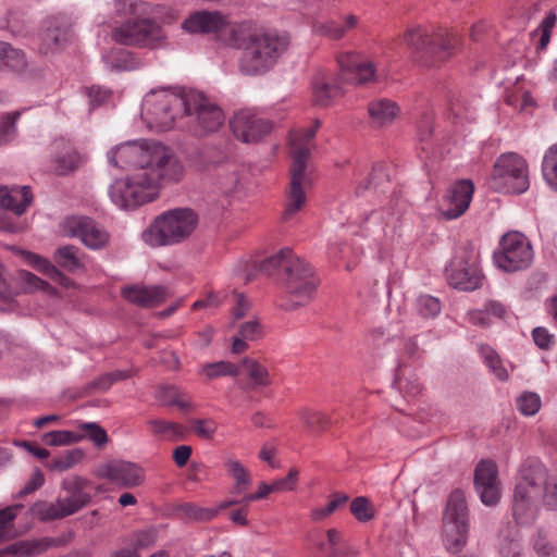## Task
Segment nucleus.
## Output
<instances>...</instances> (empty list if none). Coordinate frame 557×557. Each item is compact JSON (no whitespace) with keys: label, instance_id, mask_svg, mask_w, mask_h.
Here are the masks:
<instances>
[{"label":"nucleus","instance_id":"nucleus-15","mask_svg":"<svg viewBox=\"0 0 557 557\" xmlns=\"http://www.w3.org/2000/svg\"><path fill=\"white\" fill-rule=\"evenodd\" d=\"M182 26L190 34L228 35L230 45H238L239 27L230 24L226 16L219 11H197L189 15Z\"/></svg>","mask_w":557,"mask_h":557},{"label":"nucleus","instance_id":"nucleus-33","mask_svg":"<svg viewBox=\"0 0 557 557\" xmlns=\"http://www.w3.org/2000/svg\"><path fill=\"white\" fill-rule=\"evenodd\" d=\"M79 251V248L76 246L65 245L55 250L53 260L60 268L75 273L84 268L78 256Z\"/></svg>","mask_w":557,"mask_h":557},{"label":"nucleus","instance_id":"nucleus-27","mask_svg":"<svg viewBox=\"0 0 557 557\" xmlns=\"http://www.w3.org/2000/svg\"><path fill=\"white\" fill-rule=\"evenodd\" d=\"M512 512L518 524H531L537 515V505L530 495V490H515Z\"/></svg>","mask_w":557,"mask_h":557},{"label":"nucleus","instance_id":"nucleus-60","mask_svg":"<svg viewBox=\"0 0 557 557\" xmlns=\"http://www.w3.org/2000/svg\"><path fill=\"white\" fill-rule=\"evenodd\" d=\"M225 468L237 485L250 484L249 472L238 460H228Z\"/></svg>","mask_w":557,"mask_h":557},{"label":"nucleus","instance_id":"nucleus-5","mask_svg":"<svg viewBox=\"0 0 557 557\" xmlns=\"http://www.w3.org/2000/svg\"><path fill=\"white\" fill-rule=\"evenodd\" d=\"M187 90L159 89L148 92L141 103V117L149 128L165 132L178 116H184Z\"/></svg>","mask_w":557,"mask_h":557},{"label":"nucleus","instance_id":"nucleus-8","mask_svg":"<svg viewBox=\"0 0 557 557\" xmlns=\"http://www.w3.org/2000/svg\"><path fill=\"white\" fill-rule=\"evenodd\" d=\"M185 101L184 116L188 117V126L196 136H207L223 126L222 109L203 92L189 89L185 92Z\"/></svg>","mask_w":557,"mask_h":557},{"label":"nucleus","instance_id":"nucleus-7","mask_svg":"<svg viewBox=\"0 0 557 557\" xmlns=\"http://www.w3.org/2000/svg\"><path fill=\"white\" fill-rule=\"evenodd\" d=\"M442 541L451 554L460 553L468 543L470 531L469 508L462 490H453L442 517Z\"/></svg>","mask_w":557,"mask_h":557},{"label":"nucleus","instance_id":"nucleus-11","mask_svg":"<svg viewBox=\"0 0 557 557\" xmlns=\"http://www.w3.org/2000/svg\"><path fill=\"white\" fill-rule=\"evenodd\" d=\"M447 281L454 288L472 292L482 285L479 253L470 243L463 245L446 267Z\"/></svg>","mask_w":557,"mask_h":557},{"label":"nucleus","instance_id":"nucleus-55","mask_svg":"<svg viewBox=\"0 0 557 557\" xmlns=\"http://www.w3.org/2000/svg\"><path fill=\"white\" fill-rule=\"evenodd\" d=\"M203 372L209 379H215L222 375L237 376L239 367L227 361H218L203 366Z\"/></svg>","mask_w":557,"mask_h":557},{"label":"nucleus","instance_id":"nucleus-42","mask_svg":"<svg viewBox=\"0 0 557 557\" xmlns=\"http://www.w3.org/2000/svg\"><path fill=\"white\" fill-rule=\"evenodd\" d=\"M543 177L557 191V144L547 149L542 162Z\"/></svg>","mask_w":557,"mask_h":557},{"label":"nucleus","instance_id":"nucleus-47","mask_svg":"<svg viewBox=\"0 0 557 557\" xmlns=\"http://www.w3.org/2000/svg\"><path fill=\"white\" fill-rule=\"evenodd\" d=\"M103 62L110 71H129L133 69L132 54L124 49L112 50L102 57Z\"/></svg>","mask_w":557,"mask_h":557},{"label":"nucleus","instance_id":"nucleus-13","mask_svg":"<svg viewBox=\"0 0 557 557\" xmlns=\"http://www.w3.org/2000/svg\"><path fill=\"white\" fill-rule=\"evenodd\" d=\"M111 37L124 46L156 47L164 35L158 23L150 18H141L114 27Z\"/></svg>","mask_w":557,"mask_h":557},{"label":"nucleus","instance_id":"nucleus-50","mask_svg":"<svg viewBox=\"0 0 557 557\" xmlns=\"http://www.w3.org/2000/svg\"><path fill=\"white\" fill-rule=\"evenodd\" d=\"M299 418L304 423L313 431H323L331 424V419L325 413L302 409L299 411Z\"/></svg>","mask_w":557,"mask_h":557},{"label":"nucleus","instance_id":"nucleus-23","mask_svg":"<svg viewBox=\"0 0 557 557\" xmlns=\"http://www.w3.org/2000/svg\"><path fill=\"white\" fill-rule=\"evenodd\" d=\"M341 67V79L356 84H366L370 82L375 74V69L371 62H359L354 54L342 55L338 59Z\"/></svg>","mask_w":557,"mask_h":557},{"label":"nucleus","instance_id":"nucleus-53","mask_svg":"<svg viewBox=\"0 0 557 557\" xmlns=\"http://www.w3.org/2000/svg\"><path fill=\"white\" fill-rule=\"evenodd\" d=\"M17 280L20 283V288L24 293H33L39 289L47 290L52 288L47 282L25 270L18 272Z\"/></svg>","mask_w":557,"mask_h":557},{"label":"nucleus","instance_id":"nucleus-57","mask_svg":"<svg viewBox=\"0 0 557 557\" xmlns=\"http://www.w3.org/2000/svg\"><path fill=\"white\" fill-rule=\"evenodd\" d=\"M83 458L81 449L67 450L65 454L54 458L48 463L51 470L65 471L77 463Z\"/></svg>","mask_w":557,"mask_h":557},{"label":"nucleus","instance_id":"nucleus-25","mask_svg":"<svg viewBox=\"0 0 557 557\" xmlns=\"http://www.w3.org/2000/svg\"><path fill=\"white\" fill-rule=\"evenodd\" d=\"M52 150L55 153L52 161L55 174L67 175L78 168L81 157L69 140L55 139L52 143Z\"/></svg>","mask_w":557,"mask_h":557},{"label":"nucleus","instance_id":"nucleus-30","mask_svg":"<svg viewBox=\"0 0 557 557\" xmlns=\"http://www.w3.org/2000/svg\"><path fill=\"white\" fill-rule=\"evenodd\" d=\"M341 75L336 78L318 76L313 82L314 102L318 106L326 107L331 101L343 94Z\"/></svg>","mask_w":557,"mask_h":557},{"label":"nucleus","instance_id":"nucleus-26","mask_svg":"<svg viewBox=\"0 0 557 557\" xmlns=\"http://www.w3.org/2000/svg\"><path fill=\"white\" fill-rule=\"evenodd\" d=\"M358 17L354 14L346 15L338 20L315 21L312 25L313 33L327 37L332 40L342 39L348 32L356 28Z\"/></svg>","mask_w":557,"mask_h":557},{"label":"nucleus","instance_id":"nucleus-61","mask_svg":"<svg viewBox=\"0 0 557 557\" xmlns=\"http://www.w3.org/2000/svg\"><path fill=\"white\" fill-rule=\"evenodd\" d=\"M534 549L539 557H556L557 548L546 541L544 531L539 530L534 540Z\"/></svg>","mask_w":557,"mask_h":557},{"label":"nucleus","instance_id":"nucleus-22","mask_svg":"<svg viewBox=\"0 0 557 557\" xmlns=\"http://www.w3.org/2000/svg\"><path fill=\"white\" fill-rule=\"evenodd\" d=\"M122 296L129 302L144 307L152 308L159 306L166 297V288L161 285L125 286L122 289Z\"/></svg>","mask_w":557,"mask_h":557},{"label":"nucleus","instance_id":"nucleus-4","mask_svg":"<svg viewBox=\"0 0 557 557\" xmlns=\"http://www.w3.org/2000/svg\"><path fill=\"white\" fill-rule=\"evenodd\" d=\"M404 41L417 53L424 66H436L447 61L459 45L457 35L448 32L430 33L420 25L407 28Z\"/></svg>","mask_w":557,"mask_h":557},{"label":"nucleus","instance_id":"nucleus-58","mask_svg":"<svg viewBox=\"0 0 557 557\" xmlns=\"http://www.w3.org/2000/svg\"><path fill=\"white\" fill-rule=\"evenodd\" d=\"M81 429L85 431V434H82L83 438L88 437L96 446H102L108 442L106 430L96 422L82 423Z\"/></svg>","mask_w":557,"mask_h":557},{"label":"nucleus","instance_id":"nucleus-64","mask_svg":"<svg viewBox=\"0 0 557 557\" xmlns=\"http://www.w3.org/2000/svg\"><path fill=\"white\" fill-rule=\"evenodd\" d=\"M157 532L153 529H146L133 534V545L136 549L146 548L154 543Z\"/></svg>","mask_w":557,"mask_h":557},{"label":"nucleus","instance_id":"nucleus-9","mask_svg":"<svg viewBox=\"0 0 557 557\" xmlns=\"http://www.w3.org/2000/svg\"><path fill=\"white\" fill-rule=\"evenodd\" d=\"M282 280L290 296L289 302L281 305L285 310L304 306L312 297L319 283L311 267L294 252L285 261Z\"/></svg>","mask_w":557,"mask_h":557},{"label":"nucleus","instance_id":"nucleus-59","mask_svg":"<svg viewBox=\"0 0 557 557\" xmlns=\"http://www.w3.org/2000/svg\"><path fill=\"white\" fill-rule=\"evenodd\" d=\"M191 429L195 434L203 440H212L216 432V423L212 419H194Z\"/></svg>","mask_w":557,"mask_h":557},{"label":"nucleus","instance_id":"nucleus-63","mask_svg":"<svg viewBox=\"0 0 557 557\" xmlns=\"http://www.w3.org/2000/svg\"><path fill=\"white\" fill-rule=\"evenodd\" d=\"M432 123V117L429 115L423 116V119L419 122L418 138L422 150H428L429 148V140L433 134Z\"/></svg>","mask_w":557,"mask_h":557},{"label":"nucleus","instance_id":"nucleus-52","mask_svg":"<svg viewBox=\"0 0 557 557\" xmlns=\"http://www.w3.org/2000/svg\"><path fill=\"white\" fill-rule=\"evenodd\" d=\"M83 440V435L71 431L60 430L51 431L42 436V441L50 446H62L77 443Z\"/></svg>","mask_w":557,"mask_h":557},{"label":"nucleus","instance_id":"nucleus-48","mask_svg":"<svg viewBox=\"0 0 557 557\" xmlns=\"http://www.w3.org/2000/svg\"><path fill=\"white\" fill-rule=\"evenodd\" d=\"M350 512L359 522H368L375 516V508L366 496H358L350 503Z\"/></svg>","mask_w":557,"mask_h":557},{"label":"nucleus","instance_id":"nucleus-36","mask_svg":"<svg viewBox=\"0 0 557 557\" xmlns=\"http://www.w3.org/2000/svg\"><path fill=\"white\" fill-rule=\"evenodd\" d=\"M480 355L490 371L500 381L505 382L509 379V373L503 366L499 355L488 345H479Z\"/></svg>","mask_w":557,"mask_h":557},{"label":"nucleus","instance_id":"nucleus-28","mask_svg":"<svg viewBox=\"0 0 557 557\" xmlns=\"http://www.w3.org/2000/svg\"><path fill=\"white\" fill-rule=\"evenodd\" d=\"M546 479L547 471L542 461L529 458L520 466L516 487H540L546 485Z\"/></svg>","mask_w":557,"mask_h":557},{"label":"nucleus","instance_id":"nucleus-54","mask_svg":"<svg viewBox=\"0 0 557 557\" xmlns=\"http://www.w3.org/2000/svg\"><path fill=\"white\" fill-rule=\"evenodd\" d=\"M517 409L527 417L534 416L541 408V398L536 393L524 392L516 400Z\"/></svg>","mask_w":557,"mask_h":557},{"label":"nucleus","instance_id":"nucleus-45","mask_svg":"<svg viewBox=\"0 0 557 557\" xmlns=\"http://www.w3.org/2000/svg\"><path fill=\"white\" fill-rule=\"evenodd\" d=\"M349 497L344 493H335L324 506L314 508L311 511V518L315 521H322L338 509L346 506Z\"/></svg>","mask_w":557,"mask_h":557},{"label":"nucleus","instance_id":"nucleus-46","mask_svg":"<svg viewBox=\"0 0 557 557\" xmlns=\"http://www.w3.org/2000/svg\"><path fill=\"white\" fill-rule=\"evenodd\" d=\"M293 250L289 248L281 249L276 255L271 256L259 263V271L271 276L276 272L282 270V273L285 270V261L289 259Z\"/></svg>","mask_w":557,"mask_h":557},{"label":"nucleus","instance_id":"nucleus-39","mask_svg":"<svg viewBox=\"0 0 557 557\" xmlns=\"http://www.w3.org/2000/svg\"><path fill=\"white\" fill-rule=\"evenodd\" d=\"M148 424L151 426L154 434L164 436L169 440H183L186 434L185 428L180 423L162 419H152L148 421Z\"/></svg>","mask_w":557,"mask_h":557},{"label":"nucleus","instance_id":"nucleus-56","mask_svg":"<svg viewBox=\"0 0 557 557\" xmlns=\"http://www.w3.org/2000/svg\"><path fill=\"white\" fill-rule=\"evenodd\" d=\"M416 308L421 317L434 318L441 312V302L431 295H421L417 299Z\"/></svg>","mask_w":557,"mask_h":557},{"label":"nucleus","instance_id":"nucleus-19","mask_svg":"<svg viewBox=\"0 0 557 557\" xmlns=\"http://www.w3.org/2000/svg\"><path fill=\"white\" fill-rule=\"evenodd\" d=\"M97 474L99 478L108 479L113 484H122L125 487H136L145 484L146 474L144 469L134 462L125 460H111L101 465Z\"/></svg>","mask_w":557,"mask_h":557},{"label":"nucleus","instance_id":"nucleus-62","mask_svg":"<svg viewBox=\"0 0 557 557\" xmlns=\"http://www.w3.org/2000/svg\"><path fill=\"white\" fill-rule=\"evenodd\" d=\"M239 336L247 341H257L263 336L262 326L258 320L244 322L239 325Z\"/></svg>","mask_w":557,"mask_h":557},{"label":"nucleus","instance_id":"nucleus-12","mask_svg":"<svg viewBox=\"0 0 557 557\" xmlns=\"http://www.w3.org/2000/svg\"><path fill=\"white\" fill-rule=\"evenodd\" d=\"M495 264L505 272L528 269L533 261V249L528 238L519 232L502 236L499 248L494 252Z\"/></svg>","mask_w":557,"mask_h":557},{"label":"nucleus","instance_id":"nucleus-18","mask_svg":"<svg viewBox=\"0 0 557 557\" xmlns=\"http://www.w3.org/2000/svg\"><path fill=\"white\" fill-rule=\"evenodd\" d=\"M234 136L243 143H255L268 135L272 128L270 121L251 110H240L230 121Z\"/></svg>","mask_w":557,"mask_h":557},{"label":"nucleus","instance_id":"nucleus-14","mask_svg":"<svg viewBox=\"0 0 557 557\" xmlns=\"http://www.w3.org/2000/svg\"><path fill=\"white\" fill-rule=\"evenodd\" d=\"M73 21L65 14L47 17L39 34V52L52 54L67 47L74 38Z\"/></svg>","mask_w":557,"mask_h":557},{"label":"nucleus","instance_id":"nucleus-38","mask_svg":"<svg viewBox=\"0 0 557 557\" xmlns=\"http://www.w3.org/2000/svg\"><path fill=\"white\" fill-rule=\"evenodd\" d=\"M26 65L25 54L22 50L13 48L10 44L0 41V66L12 71H20Z\"/></svg>","mask_w":557,"mask_h":557},{"label":"nucleus","instance_id":"nucleus-3","mask_svg":"<svg viewBox=\"0 0 557 557\" xmlns=\"http://www.w3.org/2000/svg\"><path fill=\"white\" fill-rule=\"evenodd\" d=\"M198 215L188 208H176L158 215L141 233V239L152 248L176 245L195 231Z\"/></svg>","mask_w":557,"mask_h":557},{"label":"nucleus","instance_id":"nucleus-34","mask_svg":"<svg viewBox=\"0 0 557 557\" xmlns=\"http://www.w3.org/2000/svg\"><path fill=\"white\" fill-rule=\"evenodd\" d=\"M522 552L521 536L516 528L502 532L499 554L502 557H520Z\"/></svg>","mask_w":557,"mask_h":557},{"label":"nucleus","instance_id":"nucleus-41","mask_svg":"<svg viewBox=\"0 0 557 557\" xmlns=\"http://www.w3.org/2000/svg\"><path fill=\"white\" fill-rule=\"evenodd\" d=\"M157 398L169 406H177L182 410L191 407L190 401L184 397L175 385H165L157 391Z\"/></svg>","mask_w":557,"mask_h":557},{"label":"nucleus","instance_id":"nucleus-40","mask_svg":"<svg viewBox=\"0 0 557 557\" xmlns=\"http://www.w3.org/2000/svg\"><path fill=\"white\" fill-rule=\"evenodd\" d=\"M27 260L30 262V264L41 271L45 275L49 276L51 280L64 285L67 284L69 278L65 277L64 274L55 267V264L51 263L48 259L33 252H27Z\"/></svg>","mask_w":557,"mask_h":557},{"label":"nucleus","instance_id":"nucleus-37","mask_svg":"<svg viewBox=\"0 0 557 557\" xmlns=\"http://www.w3.org/2000/svg\"><path fill=\"white\" fill-rule=\"evenodd\" d=\"M243 364L248 370L250 383L247 384V388L255 389L257 387H265L271 384L270 373L268 369L261 366L258 361L251 358H244Z\"/></svg>","mask_w":557,"mask_h":557},{"label":"nucleus","instance_id":"nucleus-35","mask_svg":"<svg viewBox=\"0 0 557 557\" xmlns=\"http://www.w3.org/2000/svg\"><path fill=\"white\" fill-rule=\"evenodd\" d=\"M48 544L44 540L20 541L4 549L5 554L16 557H35L45 552Z\"/></svg>","mask_w":557,"mask_h":557},{"label":"nucleus","instance_id":"nucleus-24","mask_svg":"<svg viewBox=\"0 0 557 557\" xmlns=\"http://www.w3.org/2000/svg\"><path fill=\"white\" fill-rule=\"evenodd\" d=\"M271 491L272 490H259L256 493L246 494L242 499L230 498L225 502H222L218 508H202V507H198L193 504H188L185 506V512L188 517L194 518L196 520L208 521V520H211L213 517H215L216 513L219 512V510H221V509H224L230 506L237 505V504L247 506L251 502L267 498Z\"/></svg>","mask_w":557,"mask_h":557},{"label":"nucleus","instance_id":"nucleus-10","mask_svg":"<svg viewBox=\"0 0 557 557\" xmlns=\"http://www.w3.org/2000/svg\"><path fill=\"white\" fill-rule=\"evenodd\" d=\"M492 184L499 193L520 195L527 191L530 180L525 159L516 152L500 154L493 168Z\"/></svg>","mask_w":557,"mask_h":557},{"label":"nucleus","instance_id":"nucleus-2","mask_svg":"<svg viewBox=\"0 0 557 557\" xmlns=\"http://www.w3.org/2000/svg\"><path fill=\"white\" fill-rule=\"evenodd\" d=\"M288 36L273 32L252 34L242 52L238 67L246 76H257L269 72L286 51Z\"/></svg>","mask_w":557,"mask_h":557},{"label":"nucleus","instance_id":"nucleus-1","mask_svg":"<svg viewBox=\"0 0 557 557\" xmlns=\"http://www.w3.org/2000/svg\"><path fill=\"white\" fill-rule=\"evenodd\" d=\"M108 161L120 169H135V173L114 181L109 188L112 202L125 210L153 201L162 184L176 183L184 174L181 161L168 147L154 140L117 145L108 152Z\"/></svg>","mask_w":557,"mask_h":557},{"label":"nucleus","instance_id":"nucleus-44","mask_svg":"<svg viewBox=\"0 0 557 557\" xmlns=\"http://www.w3.org/2000/svg\"><path fill=\"white\" fill-rule=\"evenodd\" d=\"M21 116L20 111L3 114L0 117V146L8 145L17 136L16 122Z\"/></svg>","mask_w":557,"mask_h":557},{"label":"nucleus","instance_id":"nucleus-51","mask_svg":"<svg viewBox=\"0 0 557 557\" xmlns=\"http://www.w3.org/2000/svg\"><path fill=\"white\" fill-rule=\"evenodd\" d=\"M22 508V504H14L0 509V541L10 536L13 521Z\"/></svg>","mask_w":557,"mask_h":557},{"label":"nucleus","instance_id":"nucleus-17","mask_svg":"<svg viewBox=\"0 0 557 557\" xmlns=\"http://www.w3.org/2000/svg\"><path fill=\"white\" fill-rule=\"evenodd\" d=\"M63 231L70 237H78L90 249H101L109 243L108 232L88 216H69Z\"/></svg>","mask_w":557,"mask_h":557},{"label":"nucleus","instance_id":"nucleus-31","mask_svg":"<svg viewBox=\"0 0 557 557\" xmlns=\"http://www.w3.org/2000/svg\"><path fill=\"white\" fill-rule=\"evenodd\" d=\"M398 111L397 103L386 98L375 99L368 104L369 116L374 126H384L392 123Z\"/></svg>","mask_w":557,"mask_h":557},{"label":"nucleus","instance_id":"nucleus-29","mask_svg":"<svg viewBox=\"0 0 557 557\" xmlns=\"http://www.w3.org/2000/svg\"><path fill=\"white\" fill-rule=\"evenodd\" d=\"M32 200L33 195L28 186L12 190H9L7 187H0V207L12 211L17 216L26 211Z\"/></svg>","mask_w":557,"mask_h":557},{"label":"nucleus","instance_id":"nucleus-32","mask_svg":"<svg viewBox=\"0 0 557 557\" xmlns=\"http://www.w3.org/2000/svg\"><path fill=\"white\" fill-rule=\"evenodd\" d=\"M474 487H497L498 468L495 461L482 459L478 462L473 474Z\"/></svg>","mask_w":557,"mask_h":557},{"label":"nucleus","instance_id":"nucleus-20","mask_svg":"<svg viewBox=\"0 0 557 557\" xmlns=\"http://www.w3.org/2000/svg\"><path fill=\"white\" fill-rule=\"evenodd\" d=\"M309 549L311 557H356L358 555V550L345 543L336 529L314 535Z\"/></svg>","mask_w":557,"mask_h":557},{"label":"nucleus","instance_id":"nucleus-21","mask_svg":"<svg viewBox=\"0 0 557 557\" xmlns=\"http://www.w3.org/2000/svg\"><path fill=\"white\" fill-rule=\"evenodd\" d=\"M474 191L473 183L469 180L456 182L444 198L445 208L441 214L446 220H454L462 215L469 208Z\"/></svg>","mask_w":557,"mask_h":557},{"label":"nucleus","instance_id":"nucleus-49","mask_svg":"<svg viewBox=\"0 0 557 557\" xmlns=\"http://www.w3.org/2000/svg\"><path fill=\"white\" fill-rule=\"evenodd\" d=\"M389 182V176L383 164H375L372 169L369 180L367 183L360 184L357 187L356 194L361 195L364 190L373 187L374 189L384 190V185Z\"/></svg>","mask_w":557,"mask_h":557},{"label":"nucleus","instance_id":"nucleus-43","mask_svg":"<svg viewBox=\"0 0 557 557\" xmlns=\"http://www.w3.org/2000/svg\"><path fill=\"white\" fill-rule=\"evenodd\" d=\"M232 152L231 145L224 140L220 146H208L203 151V162L207 168L225 163Z\"/></svg>","mask_w":557,"mask_h":557},{"label":"nucleus","instance_id":"nucleus-6","mask_svg":"<svg viewBox=\"0 0 557 557\" xmlns=\"http://www.w3.org/2000/svg\"><path fill=\"white\" fill-rule=\"evenodd\" d=\"M320 124V121L315 120L313 126L302 131L299 137L292 141L293 164L290 169L288 202L283 212L285 220L295 214L306 201L305 188L311 184V178L307 173V160L310 157V148L306 143L315 136Z\"/></svg>","mask_w":557,"mask_h":557},{"label":"nucleus","instance_id":"nucleus-16","mask_svg":"<svg viewBox=\"0 0 557 557\" xmlns=\"http://www.w3.org/2000/svg\"><path fill=\"white\" fill-rule=\"evenodd\" d=\"M89 498L83 490H73L69 497L59 498L55 503L45 500L35 503L30 507V512L41 521L62 519L82 509Z\"/></svg>","mask_w":557,"mask_h":557}]
</instances>
